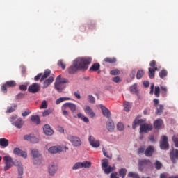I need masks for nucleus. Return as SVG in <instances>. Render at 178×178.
<instances>
[{
  "mask_svg": "<svg viewBox=\"0 0 178 178\" xmlns=\"http://www.w3.org/2000/svg\"><path fill=\"white\" fill-rule=\"evenodd\" d=\"M117 129L118 130H119L120 131H122V130H124V125H123V124L122 122H120L117 124Z\"/></svg>",
  "mask_w": 178,
  "mask_h": 178,
  "instance_id": "bf43d9fd",
  "label": "nucleus"
},
{
  "mask_svg": "<svg viewBox=\"0 0 178 178\" xmlns=\"http://www.w3.org/2000/svg\"><path fill=\"white\" fill-rule=\"evenodd\" d=\"M149 66L152 67L151 69H153L157 71L159 70V68H158V65H156V61H155L154 60L150 62Z\"/></svg>",
  "mask_w": 178,
  "mask_h": 178,
  "instance_id": "4c0bfd02",
  "label": "nucleus"
},
{
  "mask_svg": "<svg viewBox=\"0 0 178 178\" xmlns=\"http://www.w3.org/2000/svg\"><path fill=\"white\" fill-rule=\"evenodd\" d=\"M67 140L72 144L73 147H80V145H81V140L77 136L69 135L67 136Z\"/></svg>",
  "mask_w": 178,
  "mask_h": 178,
  "instance_id": "39448f33",
  "label": "nucleus"
},
{
  "mask_svg": "<svg viewBox=\"0 0 178 178\" xmlns=\"http://www.w3.org/2000/svg\"><path fill=\"white\" fill-rule=\"evenodd\" d=\"M51 74V70H45L44 73L43 75H42V77L40 78V83H42L45 79H48L49 77V75Z\"/></svg>",
  "mask_w": 178,
  "mask_h": 178,
  "instance_id": "a878e982",
  "label": "nucleus"
},
{
  "mask_svg": "<svg viewBox=\"0 0 178 178\" xmlns=\"http://www.w3.org/2000/svg\"><path fill=\"white\" fill-rule=\"evenodd\" d=\"M139 170L143 172L145 168H152V163L149 159H141L138 161Z\"/></svg>",
  "mask_w": 178,
  "mask_h": 178,
  "instance_id": "20e7f679",
  "label": "nucleus"
},
{
  "mask_svg": "<svg viewBox=\"0 0 178 178\" xmlns=\"http://www.w3.org/2000/svg\"><path fill=\"white\" fill-rule=\"evenodd\" d=\"M54 112V109L52 108H48L47 110H45L43 113H42V116L44 118H45V116H48L49 115H51V113H52Z\"/></svg>",
  "mask_w": 178,
  "mask_h": 178,
  "instance_id": "c03bdc74",
  "label": "nucleus"
},
{
  "mask_svg": "<svg viewBox=\"0 0 178 178\" xmlns=\"http://www.w3.org/2000/svg\"><path fill=\"white\" fill-rule=\"evenodd\" d=\"M154 151H155V148L154 147V146H152V145L148 146L145 151V156H152V154H154Z\"/></svg>",
  "mask_w": 178,
  "mask_h": 178,
  "instance_id": "6ab92c4d",
  "label": "nucleus"
},
{
  "mask_svg": "<svg viewBox=\"0 0 178 178\" xmlns=\"http://www.w3.org/2000/svg\"><path fill=\"white\" fill-rule=\"evenodd\" d=\"M52 83H54V78L53 76H49L47 79H45L43 81L42 88H48V87H49Z\"/></svg>",
  "mask_w": 178,
  "mask_h": 178,
  "instance_id": "aec40b11",
  "label": "nucleus"
},
{
  "mask_svg": "<svg viewBox=\"0 0 178 178\" xmlns=\"http://www.w3.org/2000/svg\"><path fill=\"white\" fill-rule=\"evenodd\" d=\"M58 66H60L61 68L65 70V69H66V64L63 63V60H59L58 62Z\"/></svg>",
  "mask_w": 178,
  "mask_h": 178,
  "instance_id": "5fc2aeb1",
  "label": "nucleus"
},
{
  "mask_svg": "<svg viewBox=\"0 0 178 178\" xmlns=\"http://www.w3.org/2000/svg\"><path fill=\"white\" fill-rule=\"evenodd\" d=\"M58 170V167L54 165V163L51 164L49 166V173L50 175V176H54L55 173H56Z\"/></svg>",
  "mask_w": 178,
  "mask_h": 178,
  "instance_id": "5701e85b",
  "label": "nucleus"
},
{
  "mask_svg": "<svg viewBox=\"0 0 178 178\" xmlns=\"http://www.w3.org/2000/svg\"><path fill=\"white\" fill-rule=\"evenodd\" d=\"M10 122L13 126H15L17 129H22L23 124H24V121H23L22 118H17V115L11 117Z\"/></svg>",
  "mask_w": 178,
  "mask_h": 178,
  "instance_id": "7ed1b4c3",
  "label": "nucleus"
},
{
  "mask_svg": "<svg viewBox=\"0 0 178 178\" xmlns=\"http://www.w3.org/2000/svg\"><path fill=\"white\" fill-rule=\"evenodd\" d=\"M63 151V147L60 145L52 146L49 149V152L50 154H58V152H62Z\"/></svg>",
  "mask_w": 178,
  "mask_h": 178,
  "instance_id": "4468645a",
  "label": "nucleus"
},
{
  "mask_svg": "<svg viewBox=\"0 0 178 178\" xmlns=\"http://www.w3.org/2000/svg\"><path fill=\"white\" fill-rule=\"evenodd\" d=\"M3 161H5V166L3 168L4 172L6 170H9L12 166H13V159L10 156H4L3 158Z\"/></svg>",
  "mask_w": 178,
  "mask_h": 178,
  "instance_id": "423d86ee",
  "label": "nucleus"
},
{
  "mask_svg": "<svg viewBox=\"0 0 178 178\" xmlns=\"http://www.w3.org/2000/svg\"><path fill=\"white\" fill-rule=\"evenodd\" d=\"M9 145V140L8 139L3 138H0V147H6Z\"/></svg>",
  "mask_w": 178,
  "mask_h": 178,
  "instance_id": "7c9ffc66",
  "label": "nucleus"
},
{
  "mask_svg": "<svg viewBox=\"0 0 178 178\" xmlns=\"http://www.w3.org/2000/svg\"><path fill=\"white\" fill-rule=\"evenodd\" d=\"M24 140H26V141H29V143H32L33 144H37L38 141H40V139L33 134L29 135H25L24 136Z\"/></svg>",
  "mask_w": 178,
  "mask_h": 178,
  "instance_id": "f8f14e48",
  "label": "nucleus"
},
{
  "mask_svg": "<svg viewBox=\"0 0 178 178\" xmlns=\"http://www.w3.org/2000/svg\"><path fill=\"white\" fill-rule=\"evenodd\" d=\"M82 168H91V162L90 161H83L81 162Z\"/></svg>",
  "mask_w": 178,
  "mask_h": 178,
  "instance_id": "de8ad7c7",
  "label": "nucleus"
},
{
  "mask_svg": "<svg viewBox=\"0 0 178 178\" xmlns=\"http://www.w3.org/2000/svg\"><path fill=\"white\" fill-rule=\"evenodd\" d=\"M156 70H154L151 67L149 68V79H154L155 78V72H156Z\"/></svg>",
  "mask_w": 178,
  "mask_h": 178,
  "instance_id": "f704fd0d",
  "label": "nucleus"
},
{
  "mask_svg": "<svg viewBox=\"0 0 178 178\" xmlns=\"http://www.w3.org/2000/svg\"><path fill=\"white\" fill-rule=\"evenodd\" d=\"M145 73V72L143 70H138V72L136 73V79H138V80H139V79H141L143 77V76H144Z\"/></svg>",
  "mask_w": 178,
  "mask_h": 178,
  "instance_id": "37998d69",
  "label": "nucleus"
},
{
  "mask_svg": "<svg viewBox=\"0 0 178 178\" xmlns=\"http://www.w3.org/2000/svg\"><path fill=\"white\" fill-rule=\"evenodd\" d=\"M106 129L110 133H112L115 130V123L112 120H108L106 122Z\"/></svg>",
  "mask_w": 178,
  "mask_h": 178,
  "instance_id": "412c9836",
  "label": "nucleus"
},
{
  "mask_svg": "<svg viewBox=\"0 0 178 178\" xmlns=\"http://www.w3.org/2000/svg\"><path fill=\"white\" fill-rule=\"evenodd\" d=\"M110 178H119V177H118V172L111 173L110 175Z\"/></svg>",
  "mask_w": 178,
  "mask_h": 178,
  "instance_id": "338daca9",
  "label": "nucleus"
},
{
  "mask_svg": "<svg viewBox=\"0 0 178 178\" xmlns=\"http://www.w3.org/2000/svg\"><path fill=\"white\" fill-rule=\"evenodd\" d=\"M109 166V161L108 159H104L102 161V168L105 169V168H108Z\"/></svg>",
  "mask_w": 178,
  "mask_h": 178,
  "instance_id": "79ce46f5",
  "label": "nucleus"
},
{
  "mask_svg": "<svg viewBox=\"0 0 178 178\" xmlns=\"http://www.w3.org/2000/svg\"><path fill=\"white\" fill-rule=\"evenodd\" d=\"M43 131L46 136H52L54 134V130L51 129L49 124H45L43 127Z\"/></svg>",
  "mask_w": 178,
  "mask_h": 178,
  "instance_id": "a211bd4d",
  "label": "nucleus"
},
{
  "mask_svg": "<svg viewBox=\"0 0 178 178\" xmlns=\"http://www.w3.org/2000/svg\"><path fill=\"white\" fill-rule=\"evenodd\" d=\"M84 112L86 113V115H88L90 118L95 117V113L92 112V109H91V107H90L89 106H86V108H84Z\"/></svg>",
  "mask_w": 178,
  "mask_h": 178,
  "instance_id": "b1692460",
  "label": "nucleus"
},
{
  "mask_svg": "<svg viewBox=\"0 0 178 178\" xmlns=\"http://www.w3.org/2000/svg\"><path fill=\"white\" fill-rule=\"evenodd\" d=\"M19 90H21V91H26L27 90V86H26V85L19 86Z\"/></svg>",
  "mask_w": 178,
  "mask_h": 178,
  "instance_id": "680f3d73",
  "label": "nucleus"
},
{
  "mask_svg": "<svg viewBox=\"0 0 178 178\" xmlns=\"http://www.w3.org/2000/svg\"><path fill=\"white\" fill-rule=\"evenodd\" d=\"M100 108L102 109V113L105 118H107V119H109L111 118V111L108 109L106 107L104 106H100Z\"/></svg>",
  "mask_w": 178,
  "mask_h": 178,
  "instance_id": "4be33fe9",
  "label": "nucleus"
},
{
  "mask_svg": "<svg viewBox=\"0 0 178 178\" xmlns=\"http://www.w3.org/2000/svg\"><path fill=\"white\" fill-rule=\"evenodd\" d=\"M110 74H111V76H118V74H120V71L118 69L113 70L110 72Z\"/></svg>",
  "mask_w": 178,
  "mask_h": 178,
  "instance_id": "8fccbe9b",
  "label": "nucleus"
},
{
  "mask_svg": "<svg viewBox=\"0 0 178 178\" xmlns=\"http://www.w3.org/2000/svg\"><path fill=\"white\" fill-rule=\"evenodd\" d=\"M131 94L138 95V89H137V83L134 84L129 88Z\"/></svg>",
  "mask_w": 178,
  "mask_h": 178,
  "instance_id": "cd10ccee",
  "label": "nucleus"
},
{
  "mask_svg": "<svg viewBox=\"0 0 178 178\" xmlns=\"http://www.w3.org/2000/svg\"><path fill=\"white\" fill-rule=\"evenodd\" d=\"M88 140L91 147H93V148H98V147L101 145V143H99V140H95V138H94V136H89Z\"/></svg>",
  "mask_w": 178,
  "mask_h": 178,
  "instance_id": "ddd939ff",
  "label": "nucleus"
},
{
  "mask_svg": "<svg viewBox=\"0 0 178 178\" xmlns=\"http://www.w3.org/2000/svg\"><path fill=\"white\" fill-rule=\"evenodd\" d=\"M161 149H168L169 148V143H168V136H163L160 141Z\"/></svg>",
  "mask_w": 178,
  "mask_h": 178,
  "instance_id": "9b49d317",
  "label": "nucleus"
},
{
  "mask_svg": "<svg viewBox=\"0 0 178 178\" xmlns=\"http://www.w3.org/2000/svg\"><path fill=\"white\" fill-rule=\"evenodd\" d=\"M92 61V58L91 57L78 58L74 60L73 65L68 68V73L74 74L77 70H87L88 65Z\"/></svg>",
  "mask_w": 178,
  "mask_h": 178,
  "instance_id": "f257e3e1",
  "label": "nucleus"
},
{
  "mask_svg": "<svg viewBox=\"0 0 178 178\" xmlns=\"http://www.w3.org/2000/svg\"><path fill=\"white\" fill-rule=\"evenodd\" d=\"M102 170H104L105 175H109L111 172H113L114 169L113 167H111V165H108V167L103 168Z\"/></svg>",
  "mask_w": 178,
  "mask_h": 178,
  "instance_id": "e433bc0d",
  "label": "nucleus"
},
{
  "mask_svg": "<svg viewBox=\"0 0 178 178\" xmlns=\"http://www.w3.org/2000/svg\"><path fill=\"white\" fill-rule=\"evenodd\" d=\"M159 76L160 79H165L168 76V71L166 70H162L159 73Z\"/></svg>",
  "mask_w": 178,
  "mask_h": 178,
  "instance_id": "ea45409f",
  "label": "nucleus"
},
{
  "mask_svg": "<svg viewBox=\"0 0 178 178\" xmlns=\"http://www.w3.org/2000/svg\"><path fill=\"white\" fill-rule=\"evenodd\" d=\"M102 151H103V154L104 155V156H106V158H109V159H112V154L108 155V152H106V150H105V148H102Z\"/></svg>",
  "mask_w": 178,
  "mask_h": 178,
  "instance_id": "13d9d810",
  "label": "nucleus"
},
{
  "mask_svg": "<svg viewBox=\"0 0 178 178\" xmlns=\"http://www.w3.org/2000/svg\"><path fill=\"white\" fill-rule=\"evenodd\" d=\"M116 61L117 60L115 57H107L104 59V62H105L106 63H116Z\"/></svg>",
  "mask_w": 178,
  "mask_h": 178,
  "instance_id": "473e14b6",
  "label": "nucleus"
},
{
  "mask_svg": "<svg viewBox=\"0 0 178 178\" xmlns=\"http://www.w3.org/2000/svg\"><path fill=\"white\" fill-rule=\"evenodd\" d=\"M99 67H101V65H99V63H96L95 64H93L90 68V72H97V70H99Z\"/></svg>",
  "mask_w": 178,
  "mask_h": 178,
  "instance_id": "72a5a7b5",
  "label": "nucleus"
},
{
  "mask_svg": "<svg viewBox=\"0 0 178 178\" xmlns=\"http://www.w3.org/2000/svg\"><path fill=\"white\" fill-rule=\"evenodd\" d=\"M26 94L19 92L15 96V98L16 99H23V98H24Z\"/></svg>",
  "mask_w": 178,
  "mask_h": 178,
  "instance_id": "4d7b16f0",
  "label": "nucleus"
},
{
  "mask_svg": "<svg viewBox=\"0 0 178 178\" xmlns=\"http://www.w3.org/2000/svg\"><path fill=\"white\" fill-rule=\"evenodd\" d=\"M40 83H34L29 86L28 91L32 94H35L40 91Z\"/></svg>",
  "mask_w": 178,
  "mask_h": 178,
  "instance_id": "1a4fd4ad",
  "label": "nucleus"
},
{
  "mask_svg": "<svg viewBox=\"0 0 178 178\" xmlns=\"http://www.w3.org/2000/svg\"><path fill=\"white\" fill-rule=\"evenodd\" d=\"M129 177H132V178H140V176L137 173H134L133 172H130L128 174Z\"/></svg>",
  "mask_w": 178,
  "mask_h": 178,
  "instance_id": "603ef678",
  "label": "nucleus"
},
{
  "mask_svg": "<svg viewBox=\"0 0 178 178\" xmlns=\"http://www.w3.org/2000/svg\"><path fill=\"white\" fill-rule=\"evenodd\" d=\"M31 120L35 123V124H40L41 120H40V116L38 115H31Z\"/></svg>",
  "mask_w": 178,
  "mask_h": 178,
  "instance_id": "c85d7f7f",
  "label": "nucleus"
},
{
  "mask_svg": "<svg viewBox=\"0 0 178 178\" xmlns=\"http://www.w3.org/2000/svg\"><path fill=\"white\" fill-rule=\"evenodd\" d=\"M152 130V125L149 124H143L140 127V133H147V131H151Z\"/></svg>",
  "mask_w": 178,
  "mask_h": 178,
  "instance_id": "dca6fc26",
  "label": "nucleus"
},
{
  "mask_svg": "<svg viewBox=\"0 0 178 178\" xmlns=\"http://www.w3.org/2000/svg\"><path fill=\"white\" fill-rule=\"evenodd\" d=\"M113 81H114V83H119L120 81V78L119 76H115L113 78Z\"/></svg>",
  "mask_w": 178,
  "mask_h": 178,
  "instance_id": "69168bd1",
  "label": "nucleus"
},
{
  "mask_svg": "<svg viewBox=\"0 0 178 178\" xmlns=\"http://www.w3.org/2000/svg\"><path fill=\"white\" fill-rule=\"evenodd\" d=\"M74 97H76V98H77V99H80V98H81V96L80 95V92H74Z\"/></svg>",
  "mask_w": 178,
  "mask_h": 178,
  "instance_id": "0e129e2a",
  "label": "nucleus"
},
{
  "mask_svg": "<svg viewBox=\"0 0 178 178\" xmlns=\"http://www.w3.org/2000/svg\"><path fill=\"white\" fill-rule=\"evenodd\" d=\"M127 173V170L126 168H121L119 170V175L122 178L126 177V174Z\"/></svg>",
  "mask_w": 178,
  "mask_h": 178,
  "instance_id": "a19ab883",
  "label": "nucleus"
},
{
  "mask_svg": "<svg viewBox=\"0 0 178 178\" xmlns=\"http://www.w3.org/2000/svg\"><path fill=\"white\" fill-rule=\"evenodd\" d=\"M156 114H157L159 116H160L161 113H163V109H165V107L163 105L160 104L156 106Z\"/></svg>",
  "mask_w": 178,
  "mask_h": 178,
  "instance_id": "c756f323",
  "label": "nucleus"
},
{
  "mask_svg": "<svg viewBox=\"0 0 178 178\" xmlns=\"http://www.w3.org/2000/svg\"><path fill=\"white\" fill-rule=\"evenodd\" d=\"M42 77V73H39L37 76L34 77V80L35 81H38V80H40V79H41Z\"/></svg>",
  "mask_w": 178,
  "mask_h": 178,
  "instance_id": "052dcab7",
  "label": "nucleus"
},
{
  "mask_svg": "<svg viewBox=\"0 0 178 178\" xmlns=\"http://www.w3.org/2000/svg\"><path fill=\"white\" fill-rule=\"evenodd\" d=\"M162 124H163V121L162 119H158L154 121V126L155 129L158 130L162 127Z\"/></svg>",
  "mask_w": 178,
  "mask_h": 178,
  "instance_id": "393cba45",
  "label": "nucleus"
},
{
  "mask_svg": "<svg viewBox=\"0 0 178 178\" xmlns=\"http://www.w3.org/2000/svg\"><path fill=\"white\" fill-rule=\"evenodd\" d=\"M130 109H131V105L130 104V102H125L124 103V111H125V112H129Z\"/></svg>",
  "mask_w": 178,
  "mask_h": 178,
  "instance_id": "58836bf2",
  "label": "nucleus"
},
{
  "mask_svg": "<svg viewBox=\"0 0 178 178\" xmlns=\"http://www.w3.org/2000/svg\"><path fill=\"white\" fill-rule=\"evenodd\" d=\"M47 108L48 103H47V100H44L40 105V109H47Z\"/></svg>",
  "mask_w": 178,
  "mask_h": 178,
  "instance_id": "864d4df0",
  "label": "nucleus"
},
{
  "mask_svg": "<svg viewBox=\"0 0 178 178\" xmlns=\"http://www.w3.org/2000/svg\"><path fill=\"white\" fill-rule=\"evenodd\" d=\"M82 165H81V162H78L76 163L74 166L72 167L73 170H77V169H81Z\"/></svg>",
  "mask_w": 178,
  "mask_h": 178,
  "instance_id": "49530a36",
  "label": "nucleus"
},
{
  "mask_svg": "<svg viewBox=\"0 0 178 178\" xmlns=\"http://www.w3.org/2000/svg\"><path fill=\"white\" fill-rule=\"evenodd\" d=\"M170 157L173 163H176L177 160L178 159V149H172L170 152Z\"/></svg>",
  "mask_w": 178,
  "mask_h": 178,
  "instance_id": "2eb2a0df",
  "label": "nucleus"
},
{
  "mask_svg": "<svg viewBox=\"0 0 178 178\" xmlns=\"http://www.w3.org/2000/svg\"><path fill=\"white\" fill-rule=\"evenodd\" d=\"M13 153L15 155H18V156H22V158H27V152L16 147L13 149Z\"/></svg>",
  "mask_w": 178,
  "mask_h": 178,
  "instance_id": "f3484780",
  "label": "nucleus"
},
{
  "mask_svg": "<svg viewBox=\"0 0 178 178\" xmlns=\"http://www.w3.org/2000/svg\"><path fill=\"white\" fill-rule=\"evenodd\" d=\"M67 83H69V79H67L66 78H61L60 75H59L57 77L56 81L54 83V87L58 92H62V91L64 90L65 87H66V86H65V84H66Z\"/></svg>",
  "mask_w": 178,
  "mask_h": 178,
  "instance_id": "f03ea898",
  "label": "nucleus"
},
{
  "mask_svg": "<svg viewBox=\"0 0 178 178\" xmlns=\"http://www.w3.org/2000/svg\"><path fill=\"white\" fill-rule=\"evenodd\" d=\"M144 121L143 120H137L136 119L132 124V129H136V127H137V124H138L140 127L141 126H143L144 124Z\"/></svg>",
  "mask_w": 178,
  "mask_h": 178,
  "instance_id": "bb28decb",
  "label": "nucleus"
},
{
  "mask_svg": "<svg viewBox=\"0 0 178 178\" xmlns=\"http://www.w3.org/2000/svg\"><path fill=\"white\" fill-rule=\"evenodd\" d=\"M7 87H16V81H8L5 83L1 86V91L4 92V94H6L8 92V89L6 88Z\"/></svg>",
  "mask_w": 178,
  "mask_h": 178,
  "instance_id": "9d476101",
  "label": "nucleus"
},
{
  "mask_svg": "<svg viewBox=\"0 0 178 178\" xmlns=\"http://www.w3.org/2000/svg\"><path fill=\"white\" fill-rule=\"evenodd\" d=\"M76 118H78L79 119H81V120H83V122H84L85 123H88L90 122L88 118L84 116V115H83L81 113H79L76 115Z\"/></svg>",
  "mask_w": 178,
  "mask_h": 178,
  "instance_id": "2f4dec72",
  "label": "nucleus"
},
{
  "mask_svg": "<svg viewBox=\"0 0 178 178\" xmlns=\"http://www.w3.org/2000/svg\"><path fill=\"white\" fill-rule=\"evenodd\" d=\"M65 101H70V97H60L56 101V105H59V104Z\"/></svg>",
  "mask_w": 178,
  "mask_h": 178,
  "instance_id": "c9c22d12",
  "label": "nucleus"
},
{
  "mask_svg": "<svg viewBox=\"0 0 178 178\" xmlns=\"http://www.w3.org/2000/svg\"><path fill=\"white\" fill-rule=\"evenodd\" d=\"M31 154L33 156V163L35 165H40L41 163V154L38 152L37 149H32Z\"/></svg>",
  "mask_w": 178,
  "mask_h": 178,
  "instance_id": "0eeeda50",
  "label": "nucleus"
},
{
  "mask_svg": "<svg viewBox=\"0 0 178 178\" xmlns=\"http://www.w3.org/2000/svg\"><path fill=\"white\" fill-rule=\"evenodd\" d=\"M154 166L156 170H159L162 168V163H161L159 161L156 160L154 163Z\"/></svg>",
  "mask_w": 178,
  "mask_h": 178,
  "instance_id": "a18cd8bd",
  "label": "nucleus"
},
{
  "mask_svg": "<svg viewBox=\"0 0 178 178\" xmlns=\"http://www.w3.org/2000/svg\"><path fill=\"white\" fill-rule=\"evenodd\" d=\"M63 108H69V109L71 111L72 114L73 115L74 118H77V115H76L74 114V113L76 112V109H77V106L73 103L71 102H67L65 103L63 105Z\"/></svg>",
  "mask_w": 178,
  "mask_h": 178,
  "instance_id": "6e6552de",
  "label": "nucleus"
},
{
  "mask_svg": "<svg viewBox=\"0 0 178 178\" xmlns=\"http://www.w3.org/2000/svg\"><path fill=\"white\" fill-rule=\"evenodd\" d=\"M17 170L19 176H23V165L19 164L17 166Z\"/></svg>",
  "mask_w": 178,
  "mask_h": 178,
  "instance_id": "09e8293b",
  "label": "nucleus"
},
{
  "mask_svg": "<svg viewBox=\"0 0 178 178\" xmlns=\"http://www.w3.org/2000/svg\"><path fill=\"white\" fill-rule=\"evenodd\" d=\"M145 151V147H140L138 149V154H143Z\"/></svg>",
  "mask_w": 178,
  "mask_h": 178,
  "instance_id": "774afa93",
  "label": "nucleus"
},
{
  "mask_svg": "<svg viewBox=\"0 0 178 178\" xmlns=\"http://www.w3.org/2000/svg\"><path fill=\"white\" fill-rule=\"evenodd\" d=\"M129 77H131V79H134V77H136V70H133L130 74H129Z\"/></svg>",
  "mask_w": 178,
  "mask_h": 178,
  "instance_id": "e2e57ef3",
  "label": "nucleus"
},
{
  "mask_svg": "<svg viewBox=\"0 0 178 178\" xmlns=\"http://www.w3.org/2000/svg\"><path fill=\"white\" fill-rule=\"evenodd\" d=\"M88 99L90 104H95V97H94V96L91 95H88Z\"/></svg>",
  "mask_w": 178,
  "mask_h": 178,
  "instance_id": "6e6d98bb",
  "label": "nucleus"
},
{
  "mask_svg": "<svg viewBox=\"0 0 178 178\" xmlns=\"http://www.w3.org/2000/svg\"><path fill=\"white\" fill-rule=\"evenodd\" d=\"M160 92H161V89L159 88V86H155L154 95L157 98H159Z\"/></svg>",
  "mask_w": 178,
  "mask_h": 178,
  "instance_id": "3c124183",
  "label": "nucleus"
}]
</instances>
